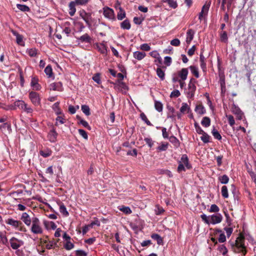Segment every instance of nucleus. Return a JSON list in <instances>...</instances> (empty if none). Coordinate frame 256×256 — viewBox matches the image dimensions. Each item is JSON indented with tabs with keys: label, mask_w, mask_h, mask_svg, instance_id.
<instances>
[{
	"label": "nucleus",
	"mask_w": 256,
	"mask_h": 256,
	"mask_svg": "<svg viewBox=\"0 0 256 256\" xmlns=\"http://www.w3.org/2000/svg\"><path fill=\"white\" fill-rule=\"evenodd\" d=\"M80 16L86 22L88 26H90L92 25V14L86 12L84 10H82L79 12Z\"/></svg>",
	"instance_id": "7ed1b4c3"
},
{
	"label": "nucleus",
	"mask_w": 256,
	"mask_h": 256,
	"mask_svg": "<svg viewBox=\"0 0 256 256\" xmlns=\"http://www.w3.org/2000/svg\"><path fill=\"white\" fill-rule=\"evenodd\" d=\"M218 250L222 253L224 256H225L228 253V250L224 244L219 246Z\"/></svg>",
	"instance_id": "3c124183"
},
{
	"label": "nucleus",
	"mask_w": 256,
	"mask_h": 256,
	"mask_svg": "<svg viewBox=\"0 0 256 256\" xmlns=\"http://www.w3.org/2000/svg\"><path fill=\"white\" fill-rule=\"evenodd\" d=\"M195 32L192 29H189L186 32V42L190 44L193 40Z\"/></svg>",
	"instance_id": "ddd939ff"
},
{
	"label": "nucleus",
	"mask_w": 256,
	"mask_h": 256,
	"mask_svg": "<svg viewBox=\"0 0 256 256\" xmlns=\"http://www.w3.org/2000/svg\"><path fill=\"white\" fill-rule=\"evenodd\" d=\"M92 80L97 84H100L101 82L100 74H95L92 77Z\"/></svg>",
	"instance_id": "4d7b16f0"
},
{
	"label": "nucleus",
	"mask_w": 256,
	"mask_h": 256,
	"mask_svg": "<svg viewBox=\"0 0 256 256\" xmlns=\"http://www.w3.org/2000/svg\"><path fill=\"white\" fill-rule=\"evenodd\" d=\"M10 246L14 250H16L24 244L22 240H19L15 238H12L10 240Z\"/></svg>",
	"instance_id": "0eeeda50"
},
{
	"label": "nucleus",
	"mask_w": 256,
	"mask_h": 256,
	"mask_svg": "<svg viewBox=\"0 0 256 256\" xmlns=\"http://www.w3.org/2000/svg\"><path fill=\"white\" fill-rule=\"evenodd\" d=\"M154 107L156 110L158 112H162L163 108V105L161 102L156 100L154 102Z\"/></svg>",
	"instance_id": "58836bf2"
},
{
	"label": "nucleus",
	"mask_w": 256,
	"mask_h": 256,
	"mask_svg": "<svg viewBox=\"0 0 256 256\" xmlns=\"http://www.w3.org/2000/svg\"><path fill=\"white\" fill-rule=\"evenodd\" d=\"M74 247V244L71 242L70 240H68L64 244V248L66 250H70L73 248Z\"/></svg>",
	"instance_id": "864d4df0"
},
{
	"label": "nucleus",
	"mask_w": 256,
	"mask_h": 256,
	"mask_svg": "<svg viewBox=\"0 0 256 256\" xmlns=\"http://www.w3.org/2000/svg\"><path fill=\"white\" fill-rule=\"evenodd\" d=\"M220 40L224 43H227L228 41V36L226 32L222 31L220 33Z\"/></svg>",
	"instance_id": "bb28decb"
},
{
	"label": "nucleus",
	"mask_w": 256,
	"mask_h": 256,
	"mask_svg": "<svg viewBox=\"0 0 256 256\" xmlns=\"http://www.w3.org/2000/svg\"><path fill=\"white\" fill-rule=\"evenodd\" d=\"M172 58L170 56H166L164 58V64L166 66H170L172 64Z\"/></svg>",
	"instance_id": "13d9d810"
},
{
	"label": "nucleus",
	"mask_w": 256,
	"mask_h": 256,
	"mask_svg": "<svg viewBox=\"0 0 256 256\" xmlns=\"http://www.w3.org/2000/svg\"><path fill=\"white\" fill-rule=\"evenodd\" d=\"M196 82V80L194 78H192L190 80L188 84V89L186 92L187 97L188 98H192L194 97L196 90V86L195 85Z\"/></svg>",
	"instance_id": "f03ea898"
},
{
	"label": "nucleus",
	"mask_w": 256,
	"mask_h": 256,
	"mask_svg": "<svg viewBox=\"0 0 256 256\" xmlns=\"http://www.w3.org/2000/svg\"><path fill=\"white\" fill-rule=\"evenodd\" d=\"M12 34L16 36V42L18 44L24 46L23 36L16 31H12Z\"/></svg>",
	"instance_id": "aec40b11"
},
{
	"label": "nucleus",
	"mask_w": 256,
	"mask_h": 256,
	"mask_svg": "<svg viewBox=\"0 0 256 256\" xmlns=\"http://www.w3.org/2000/svg\"><path fill=\"white\" fill-rule=\"evenodd\" d=\"M76 4L75 2H70L68 4V8H69V14L70 16H73L76 13Z\"/></svg>",
	"instance_id": "6ab92c4d"
},
{
	"label": "nucleus",
	"mask_w": 256,
	"mask_h": 256,
	"mask_svg": "<svg viewBox=\"0 0 256 256\" xmlns=\"http://www.w3.org/2000/svg\"><path fill=\"white\" fill-rule=\"evenodd\" d=\"M220 210L219 208L215 204H212L208 212H218Z\"/></svg>",
	"instance_id": "09e8293b"
},
{
	"label": "nucleus",
	"mask_w": 256,
	"mask_h": 256,
	"mask_svg": "<svg viewBox=\"0 0 256 256\" xmlns=\"http://www.w3.org/2000/svg\"><path fill=\"white\" fill-rule=\"evenodd\" d=\"M26 52L31 57L36 56L38 54L37 50L35 48L28 49L26 50Z\"/></svg>",
	"instance_id": "c9c22d12"
},
{
	"label": "nucleus",
	"mask_w": 256,
	"mask_h": 256,
	"mask_svg": "<svg viewBox=\"0 0 256 256\" xmlns=\"http://www.w3.org/2000/svg\"><path fill=\"white\" fill-rule=\"evenodd\" d=\"M212 134L214 137L218 140H220L222 139V136L219 133V132L214 128L212 131Z\"/></svg>",
	"instance_id": "ea45409f"
},
{
	"label": "nucleus",
	"mask_w": 256,
	"mask_h": 256,
	"mask_svg": "<svg viewBox=\"0 0 256 256\" xmlns=\"http://www.w3.org/2000/svg\"><path fill=\"white\" fill-rule=\"evenodd\" d=\"M202 135V136L200 137V139L204 143L206 144L210 142V136L208 134L204 132Z\"/></svg>",
	"instance_id": "79ce46f5"
},
{
	"label": "nucleus",
	"mask_w": 256,
	"mask_h": 256,
	"mask_svg": "<svg viewBox=\"0 0 256 256\" xmlns=\"http://www.w3.org/2000/svg\"><path fill=\"white\" fill-rule=\"evenodd\" d=\"M60 213L64 216H67L68 215V212L67 211L66 206L63 204H62L60 206Z\"/></svg>",
	"instance_id": "37998d69"
},
{
	"label": "nucleus",
	"mask_w": 256,
	"mask_h": 256,
	"mask_svg": "<svg viewBox=\"0 0 256 256\" xmlns=\"http://www.w3.org/2000/svg\"><path fill=\"white\" fill-rule=\"evenodd\" d=\"M180 44V40L178 38H174L170 41V44L174 46H179Z\"/></svg>",
	"instance_id": "e2e57ef3"
},
{
	"label": "nucleus",
	"mask_w": 256,
	"mask_h": 256,
	"mask_svg": "<svg viewBox=\"0 0 256 256\" xmlns=\"http://www.w3.org/2000/svg\"><path fill=\"white\" fill-rule=\"evenodd\" d=\"M195 112L198 114L202 115L206 112V109L202 104H199L196 106Z\"/></svg>",
	"instance_id": "412c9836"
},
{
	"label": "nucleus",
	"mask_w": 256,
	"mask_h": 256,
	"mask_svg": "<svg viewBox=\"0 0 256 256\" xmlns=\"http://www.w3.org/2000/svg\"><path fill=\"white\" fill-rule=\"evenodd\" d=\"M58 134L54 129L50 130L49 132V140L51 142H54L57 138Z\"/></svg>",
	"instance_id": "b1692460"
},
{
	"label": "nucleus",
	"mask_w": 256,
	"mask_h": 256,
	"mask_svg": "<svg viewBox=\"0 0 256 256\" xmlns=\"http://www.w3.org/2000/svg\"><path fill=\"white\" fill-rule=\"evenodd\" d=\"M194 126L196 129V130L197 133L198 134H202L205 132L202 130V128H200V126H199L198 124L196 122H195L194 123Z\"/></svg>",
	"instance_id": "49530a36"
},
{
	"label": "nucleus",
	"mask_w": 256,
	"mask_h": 256,
	"mask_svg": "<svg viewBox=\"0 0 256 256\" xmlns=\"http://www.w3.org/2000/svg\"><path fill=\"white\" fill-rule=\"evenodd\" d=\"M232 113L236 116L237 119L239 120L242 119L244 113L238 107L234 105L232 108Z\"/></svg>",
	"instance_id": "1a4fd4ad"
},
{
	"label": "nucleus",
	"mask_w": 256,
	"mask_h": 256,
	"mask_svg": "<svg viewBox=\"0 0 256 256\" xmlns=\"http://www.w3.org/2000/svg\"><path fill=\"white\" fill-rule=\"evenodd\" d=\"M200 218L202 220L203 222L206 224H210V216H208L205 214H202L200 215Z\"/></svg>",
	"instance_id": "6e6d98bb"
},
{
	"label": "nucleus",
	"mask_w": 256,
	"mask_h": 256,
	"mask_svg": "<svg viewBox=\"0 0 256 256\" xmlns=\"http://www.w3.org/2000/svg\"><path fill=\"white\" fill-rule=\"evenodd\" d=\"M201 124L207 128L210 124V120L208 117L204 116L203 118Z\"/></svg>",
	"instance_id": "c756f323"
},
{
	"label": "nucleus",
	"mask_w": 256,
	"mask_h": 256,
	"mask_svg": "<svg viewBox=\"0 0 256 256\" xmlns=\"http://www.w3.org/2000/svg\"><path fill=\"white\" fill-rule=\"evenodd\" d=\"M104 15L106 18L110 20H115V16L113 10L108 7H104Z\"/></svg>",
	"instance_id": "6e6552de"
},
{
	"label": "nucleus",
	"mask_w": 256,
	"mask_h": 256,
	"mask_svg": "<svg viewBox=\"0 0 256 256\" xmlns=\"http://www.w3.org/2000/svg\"><path fill=\"white\" fill-rule=\"evenodd\" d=\"M146 56V54L144 52L136 51L133 53L134 57L138 60H142Z\"/></svg>",
	"instance_id": "5701e85b"
},
{
	"label": "nucleus",
	"mask_w": 256,
	"mask_h": 256,
	"mask_svg": "<svg viewBox=\"0 0 256 256\" xmlns=\"http://www.w3.org/2000/svg\"><path fill=\"white\" fill-rule=\"evenodd\" d=\"M140 117L142 120L144 121L148 126H152V123L148 120L146 115L144 113H141Z\"/></svg>",
	"instance_id": "de8ad7c7"
},
{
	"label": "nucleus",
	"mask_w": 256,
	"mask_h": 256,
	"mask_svg": "<svg viewBox=\"0 0 256 256\" xmlns=\"http://www.w3.org/2000/svg\"><path fill=\"white\" fill-rule=\"evenodd\" d=\"M78 123L82 124L84 128H87L89 130L91 129L90 126H89L88 122L83 119H80Z\"/></svg>",
	"instance_id": "680f3d73"
},
{
	"label": "nucleus",
	"mask_w": 256,
	"mask_h": 256,
	"mask_svg": "<svg viewBox=\"0 0 256 256\" xmlns=\"http://www.w3.org/2000/svg\"><path fill=\"white\" fill-rule=\"evenodd\" d=\"M226 117L228 120L229 124L231 126H234L235 124V121L234 116L232 115H226Z\"/></svg>",
	"instance_id": "8fccbe9b"
},
{
	"label": "nucleus",
	"mask_w": 256,
	"mask_h": 256,
	"mask_svg": "<svg viewBox=\"0 0 256 256\" xmlns=\"http://www.w3.org/2000/svg\"><path fill=\"white\" fill-rule=\"evenodd\" d=\"M0 129H1L2 130L6 129L7 130L8 132H10V130H11V128H10V124H8V123H7V122H5L4 124H2L0 126Z\"/></svg>",
	"instance_id": "5fc2aeb1"
},
{
	"label": "nucleus",
	"mask_w": 256,
	"mask_h": 256,
	"mask_svg": "<svg viewBox=\"0 0 256 256\" xmlns=\"http://www.w3.org/2000/svg\"><path fill=\"white\" fill-rule=\"evenodd\" d=\"M120 12L118 14V20H122L126 17V13L125 12L122 10V8L120 7H119Z\"/></svg>",
	"instance_id": "4c0bfd02"
},
{
	"label": "nucleus",
	"mask_w": 256,
	"mask_h": 256,
	"mask_svg": "<svg viewBox=\"0 0 256 256\" xmlns=\"http://www.w3.org/2000/svg\"><path fill=\"white\" fill-rule=\"evenodd\" d=\"M60 102H56L52 106V108L56 115L62 114V111L60 108Z\"/></svg>",
	"instance_id": "4be33fe9"
},
{
	"label": "nucleus",
	"mask_w": 256,
	"mask_h": 256,
	"mask_svg": "<svg viewBox=\"0 0 256 256\" xmlns=\"http://www.w3.org/2000/svg\"><path fill=\"white\" fill-rule=\"evenodd\" d=\"M29 98L32 103L35 106H38L40 104V98L38 94L34 92H31L29 94Z\"/></svg>",
	"instance_id": "39448f33"
},
{
	"label": "nucleus",
	"mask_w": 256,
	"mask_h": 256,
	"mask_svg": "<svg viewBox=\"0 0 256 256\" xmlns=\"http://www.w3.org/2000/svg\"><path fill=\"white\" fill-rule=\"evenodd\" d=\"M164 2H167L169 6L173 8H176L178 6L176 2L174 0H163Z\"/></svg>",
	"instance_id": "72a5a7b5"
},
{
	"label": "nucleus",
	"mask_w": 256,
	"mask_h": 256,
	"mask_svg": "<svg viewBox=\"0 0 256 256\" xmlns=\"http://www.w3.org/2000/svg\"><path fill=\"white\" fill-rule=\"evenodd\" d=\"M218 180L222 184H226L229 181V178L226 174H224L218 177Z\"/></svg>",
	"instance_id": "2f4dec72"
},
{
	"label": "nucleus",
	"mask_w": 256,
	"mask_h": 256,
	"mask_svg": "<svg viewBox=\"0 0 256 256\" xmlns=\"http://www.w3.org/2000/svg\"><path fill=\"white\" fill-rule=\"evenodd\" d=\"M32 230L34 234H38L42 232L41 228L39 225H32Z\"/></svg>",
	"instance_id": "a18cd8bd"
},
{
	"label": "nucleus",
	"mask_w": 256,
	"mask_h": 256,
	"mask_svg": "<svg viewBox=\"0 0 256 256\" xmlns=\"http://www.w3.org/2000/svg\"><path fill=\"white\" fill-rule=\"evenodd\" d=\"M156 74L158 78L162 80H164L165 78L164 71L163 70L160 68H157L156 70Z\"/></svg>",
	"instance_id": "a878e982"
},
{
	"label": "nucleus",
	"mask_w": 256,
	"mask_h": 256,
	"mask_svg": "<svg viewBox=\"0 0 256 256\" xmlns=\"http://www.w3.org/2000/svg\"><path fill=\"white\" fill-rule=\"evenodd\" d=\"M76 256H86L87 253L83 250H77L75 251Z\"/></svg>",
	"instance_id": "69168bd1"
},
{
	"label": "nucleus",
	"mask_w": 256,
	"mask_h": 256,
	"mask_svg": "<svg viewBox=\"0 0 256 256\" xmlns=\"http://www.w3.org/2000/svg\"><path fill=\"white\" fill-rule=\"evenodd\" d=\"M38 80L36 77L34 76L32 78L30 82V86L33 90H40V86L38 83Z\"/></svg>",
	"instance_id": "9b49d317"
},
{
	"label": "nucleus",
	"mask_w": 256,
	"mask_h": 256,
	"mask_svg": "<svg viewBox=\"0 0 256 256\" xmlns=\"http://www.w3.org/2000/svg\"><path fill=\"white\" fill-rule=\"evenodd\" d=\"M25 102L23 100H18L16 101L13 104L8 106V108H5L6 110H16L18 108L20 110L23 109L25 107Z\"/></svg>",
	"instance_id": "423d86ee"
},
{
	"label": "nucleus",
	"mask_w": 256,
	"mask_h": 256,
	"mask_svg": "<svg viewBox=\"0 0 256 256\" xmlns=\"http://www.w3.org/2000/svg\"><path fill=\"white\" fill-rule=\"evenodd\" d=\"M17 8L20 10L22 12H28L30 10V8L28 6L24 4H16Z\"/></svg>",
	"instance_id": "a19ab883"
},
{
	"label": "nucleus",
	"mask_w": 256,
	"mask_h": 256,
	"mask_svg": "<svg viewBox=\"0 0 256 256\" xmlns=\"http://www.w3.org/2000/svg\"><path fill=\"white\" fill-rule=\"evenodd\" d=\"M151 238L156 240L157 242V244L159 246L163 245L164 244V240L162 238L159 234H152L150 236Z\"/></svg>",
	"instance_id": "4468645a"
},
{
	"label": "nucleus",
	"mask_w": 256,
	"mask_h": 256,
	"mask_svg": "<svg viewBox=\"0 0 256 256\" xmlns=\"http://www.w3.org/2000/svg\"><path fill=\"white\" fill-rule=\"evenodd\" d=\"M49 88L50 90L60 91L62 89V84L60 82H54L50 84Z\"/></svg>",
	"instance_id": "f3484780"
},
{
	"label": "nucleus",
	"mask_w": 256,
	"mask_h": 256,
	"mask_svg": "<svg viewBox=\"0 0 256 256\" xmlns=\"http://www.w3.org/2000/svg\"><path fill=\"white\" fill-rule=\"evenodd\" d=\"M81 42L89 43L90 42L91 38L88 34L82 36L78 38Z\"/></svg>",
	"instance_id": "393cba45"
},
{
	"label": "nucleus",
	"mask_w": 256,
	"mask_h": 256,
	"mask_svg": "<svg viewBox=\"0 0 256 256\" xmlns=\"http://www.w3.org/2000/svg\"><path fill=\"white\" fill-rule=\"evenodd\" d=\"M90 0H75L77 5L84 6L86 5Z\"/></svg>",
	"instance_id": "052dcab7"
},
{
	"label": "nucleus",
	"mask_w": 256,
	"mask_h": 256,
	"mask_svg": "<svg viewBox=\"0 0 256 256\" xmlns=\"http://www.w3.org/2000/svg\"><path fill=\"white\" fill-rule=\"evenodd\" d=\"M0 242L3 244H6L8 240L4 232H0Z\"/></svg>",
	"instance_id": "603ef678"
},
{
	"label": "nucleus",
	"mask_w": 256,
	"mask_h": 256,
	"mask_svg": "<svg viewBox=\"0 0 256 256\" xmlns=\"http://www.w3.org/2000/svg\"><path fill=\"white\" fill-rule=\"evenodd\" d=\"M168 144H162L160 146H158L157 148V149L159 151H165L168 148Z\"/></svg>",
	"instance_id": "338daca9"
},
{
	"label": "nucleus",
	"mask_w": 256,
	"mask_h": 256,
	"mask_svg": "<svg viewBox=\"0 0 256 256\" xmlns=\"http://www.w3.org/2000/svg\"><path fill=\"white\" fill-rule=\"evenodd\" d=\"M188 74V70L186 68H182L180 71L178 72V75L180 77L181 80L184 81L185 80Z\"/></svg>",
	"instance_id": "a211bd4d"
},
{
	"label": "nucleus",
	"mask_w": 256,
	"mask_h": 256,
	"mask_svg": "<svg viewBox=\"0 0 256 256\" xmlns=\"http://www.w3.org/2000/svg\"><path fill=\"white\" fill-rule=\"evenodd\" d=\"M190 69L192 73L196 78H199V73L198 68L194 66H190Z\"/></svg>",
	"instance_id": "473e14b6"
},
{
	"label": "nucleus",
	"mask_w": 256,
	"mask_h": 256,
	"mask_svg": "<svg viewBox=\"0 0 256 256\" xmlns=\"http://www.w3.org/2000/svg\"><path fill=\"white\" fill-rule=\"evenodd\" d=\"M82 112L86 116H88L90 115V109L87 105H82L81 106Z\"/></svg>",
	"instance_id": "e433bc0d"
},
{
	"label": "nucleus",
	"mask_w": 256,
	"mask_h": 256,
	"mask_svg": "<svg viewBox=\"0 0 256 256\" xmlns=\"http://www.w3.org/2000/svg\"><path fill=\"white\" fill-rule=\"evenodd\" d=\"M245 237L244 234L240 232L234 242H230V245L234 252H241L243 256L247 253L246 247L244 246Z\"/></svg>",
	"instance_id": "f257e3e1"
},
{
	"label": "nucleus",
	"mask_w": 256,
	"mask_h": 256,
	"mask_svg": "<svg viewBox=\"0 0 256 256\" xmlns=\"http://www.w3.org/2000/svg\"><path fill=\"white\" fill-rule=\"evenodd\" d=\"M21 219L25 224H30V216L26 212H24L22 214Z\"/></svg>",
	"instance_id": "c85d7f7f"
},
{
	"label": "nucleus",
	"mask_w": 256,
	"mask_h": 256,
	"mask_svg": "<svg viewBox=\"0 0 256 256\" xmlns=\"http://www.w3.org/2000/svg\"><path fill=\"white\" fill-rule=\"evenodd\" d=\"M180 93L179 92V90H173L171 92L170 96L171 98H173V97L178 98V97L180 96Z\"/></svg>",
	"instance_id": "774afa93"
},
{
	"label": "nucleus",
	"mask_w": 256,
	"mask_h": 256,
	"mask_svg": "<svg viewBox=\"0 0 256 256\" xmlns=\"http://www.w3.org/2000/svg\"><path fill=\"white\" fill-rule=\"evenodd\" d=\"M190 110V108L186 103H182V106L180 108V112L181 113L184 114L186 112H188Z\"/></svg>",
	"instance_id": "7c9ffc66"
},
{
	"label": "nucleus",
	"mask_w": 256,
	"mask_h": 256,
	"mask_svg": "<svg viewBox=\"0 0 256 256\" xmlns=\"http://www.w3.org/2000/svg\"><path fill=\"white\" fill-rule=\"evenodd\" d=\"M114 88L122 94H126L128 90V86L120 80H118L114 84Z\"/></svg>",
	"instance_id": "20e7f679"
},
{
	"label": "nucleus",
	"mask_w": 256,
	"mask_h": 256,
	"mask_svg": "<svg viewBox=\"0 0 256 256\" xmlns=\"http://www.w3.org/2000/svg\"><path fill=\"white\" fill-rule=\"evenodd\" d=\"M170 141L175 146L178 144L179 141L174 136H171L169 138Z\"/></svg>",
	"instance_id": "0e129e2a"
},
{
	"label": "nucleus",
	"mask_w": 256,
	"mask_h": 256,
	"mask_svg": "<svg viewBox=\"0 0 256 256\" xmlns=\"http://www.w3.org/2000/svg\"><path fill=\"white\" fill-rule=\"evenodd\" d=\"M58 116L56 118V126H58L59 124H62L66 122V118L64 114L62 112V114L58 115Z\"/></svg>",
	"instance_id": "dca6fc26"
},
{
	"label": "nucleus",
	"mask_w": 256,
	"mask_h": 256,
	"mask_svg": "<svg viewBox=\"0 0 256 256\" xmlns=\"http://www.w3.org/2000/svg\"><path fill=\"white\" fill-rule=\"evenodd\" d=\"M78 133L83 138H84V139L86 140H88V134H87V133L86 132L82 130V129H79L78 130Z\"/></svg>",
	"instance_id": "bf43d9fd"
},
{
	"label": "nucleus",
	"mask_w": 256,
	"mask_h": 256,
	"mask_svg": "<svg viewBox=\"0 0 256 256\" xmlns=\"http://www.w3.org/2000/svg\"><path fill=\"white\" fill-rule=\"evenodd\" d=\"M121 28L124 30H130V24L128 20H125L120 24Z\"/></svg>",
	"instance_id": "cd10ccee"
},
{
	"label": "nucleus",
	"mask_w": 256,
	"mask_h": 256,
	"mask_svg": "<svg viewBox=\"0 0 256 256\" xmlns=\"http://www.w3.org/2000/svg\"><path fill=\"white\" fill-rule=\"evenodd\" d=\"M178 163L184 164L188 169H190L191 168V166L188 162V158L186 154L182 155L180 160L178 162Z\"/></svg>",
	"instance_id": "2eb2a0df"
},
{
	"label": "nucleus",
	"mask_w": 256,
	"mask_h": 256,
	"mask_svg": "<svg viewBox=\"0 0 256 256\" xmlns=\"http://www.w3.org/2000/svg\"><path fill=\"white\" fill-rule=\"evenodd\" d=\"M118 209L125 214H130L132 213V210L128 206H120Z\"/></svg>",
	"instance_id": "f704fd0d"
},
{
	"label": "nucleus",
	"mask_w": 256,
	"mask_h": 256,
	"mask_svg": "<svg viewBox=\"0 0 256 256\" xmlns=\"http://www.w3.org/2000/svg\"><path fill=\"white\" fill-rule=\"evenodd\" d=\"M222 195L224 198L228 197V188L226 186H222Z\"/></svg>",
	"instance_id": "c03bdc74"
},
{
	"label": "nucleus",
	"mask_w": 256,
	"mask_h": 256,
	"mask_svg": "<svg viewBox=\"0 0 256 256\" xmlns=\"http://www.w3.org/2000/svg\"><path fill=\"white\" fill-rule=\"evenodd\" d=\"M222 216L220 214L216 213L210 216V222L216 224L221 222Z\"/></svg>",
	"instance_id": "9d476101"
},
{
	"label": "nucleus",
	"mask_w": 256,
	"mask_h": 256,
	"mask_svg": "<svg viewBox=\"0 0 256 256\" xmlns=\"http://www.w3.org/2000/svg\"><path fill=\"white\" fill-rule=\"evenodd\" d=\"M96 49L98 50L99 52L101 54L106 55L108 52V48L106 44L104 43H100L96 44Z\"/></svg>",
	"instance_id": "f8f14e48"
}]
</instances>
